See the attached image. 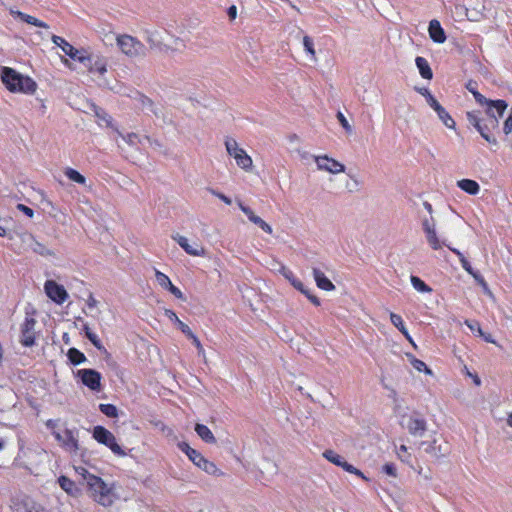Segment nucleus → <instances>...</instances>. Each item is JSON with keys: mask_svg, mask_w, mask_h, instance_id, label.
<instances>
[{"mask_svg": "<svg viewBox=\"0 0 512 512\" xmlns=\"http://www.w3.org/2000/svg\"><path fill=\"white\" fill-rule=\"evenodd\" d=\"M74 469L85 481L88 495L94 502L103 507H110L118 500L115 483L105 482L102 478L90 473L85 467L77 466Z\"/></svg>", "mask_w": 512, "mask_h": 512, "instance_id": "1", "label": "nucleus"}, {"mask_svg": "<svg viewBox=\"0 0 512 512\" xmlns=\"http://www.w3.org/2000/svg\"><path fill=\"white\" fill-rule=\"evenodd\" d=\"M1 80L5 87L13 93L33 94L36 91V82L28 76H24L12 68L1 69Z\"/></svg>", "mask_w": 512, "mask_h": 512, "instance_id": "2", "label": "nucleus"}, {"mask_svg": "<svg viewBox=\"0 0 512 512\" xmlns=\"http://www.w3.org/2000/svg\"><path fill=\"white\" fill-rule=\"evenodd\" d=\"M169 31L165 29H152L145 32V39L152 49L160 52L180 51L185 47L182 39H174L173 43L167 41Z\"/></svg>", "mask_w": 512, "mask_h": 512, "instance_id": "3", "label": "nucleus"}, {"mask_svg": "<svg viewBox=\"0 0 512 512\" xmlns=\"http://www.w3.org/2000/svg\"><path fill=\"white\" fill-rule=\"evenodd\" d=\"M178 447L197 468L208 475L214 477H223L225 475L214 462L204 457L199 451L191 448L188 443L181 442L178 444Z\"/></svg>", "mask_w": 512, "mask_h": 512, "instance_id": "4", "label": "nucleus"}, {"mask_svg": "<svg viewBox=\"0 0 512 512\" xmlns=\"http://www.w3.org/2000/svg\"><path fill=\"white\" fill-rule=\"evenodd\" d=\"M46 426L51 430L59 445L68 453L75 454L79 450L77 433L65 427H58L56 421L48 420Z\"/></svg>", "mask_w": 512, "mask_h": 512, "instance_id": "5", "label": "nucleus"}, {"mask_svg": "<svg viewBox=\"0 0 512 512\" xmlns=\"http://www.w3.org/2000/svg\"><path fill=\"white\" fill-rule=\"evenodd\" d=\"M421 225H422V230L425 234L426 241H427L428 245L431 247V249L440 250L444 246H446L453 253H455L458 256L460 262L462 261V259H466L461 251H459L456 248H451L446 243V241L439 236L437 228H436V221L434 218H426V217L423 218Z\"/></svg>", "mask_w": 512, "mask_h": 512, "instance_id": "6", "label": "nucleus"}, {"mask_svg": "<svg viewBox=\"0 0 512 512\" xmlns=\"http://www.w3.org/2000/svg\"><path fill=\"white\" fill-rule=\"evenodd\" d=\"M227 154L235 160L236 165L245 172H251L253 169V160L251 156L238 144L233 138L225 140Z\"/></svg>", "mask_w": 512, "mask_h": 512, "instance_id": "7", "label": "nucleus"}, {"mask_svg": "<svg viewBox=\"0 0 512 512\" xmlns=\"http://www.w3.org/2000/svg\"><path fill=\"white\" fill-rule=\"evenodd\" d=\"M116 43L120 51L127 57L138 58L146 55L144 44L131 35L121 34L116 36Z\"/></svg>", "mask_w": 512, "mask_h": 512, "instance_id": "8", "label": "nucleus"}, {"mask_svg": "<svg viewBox=\"0 0 512 512\" xmlns=\"http://www.w3.org/2000/svg\"><path fill=\"white\" fill-rule=\"evenodd\" d=\"M37 320L35 318V310L26 311L25 318L20 324L19 342L24 347H32L35 345L37 333L35 330Z\"/></svg>", "mask_w": 512, "mask_h": 512, "instance_id": "9", "label": "nucleus"}, {"mask_svg": "<svg viewBox=\"0 0 512 512\" xmlns=\"http://www.w3.org/2000/svg\"><path fill=\"white\" fill-rule=\"evenodd\" d=\"M83 63L88 72L97 77L101 83H105L104 75L107 73L108 61L104 56L88 54L84 51V60L79 61Z\"/></svg>", "mask_w": 512, "mask_h": 512, "instance_id": "10", "label": "nucleus"}, {"mask_svg": "<svg viewBox=\"0 0 512 512\" xmlns=\"http://www.w3.org/2000/svg\"><path fill=\"white\" fill-rule=\"evenodd\" d=\"M93 438L100 444L108 447L115 455L124 457L125 451L117 443L115 436L112 432L103 426H95L93 429Z\"/></svg>", "mask_w": 512, "mask_h": 512, "instance_id": "11", "label": "nucleus"}, {"mask_svg": "<svg viewBox=\"0 0 512 512\" xmlns=\"http://www.w3.org/2000/svg\"><path fill=\"white\" fill-rule=\"evenodd\" d=\"M312 158L319 171L326 172L332 175H338L344 173L346 170V167L343 163L330 157L327 154L313 155Z\"/></svg>", "mask_w": 512, "mask_h": 512, "instance_id": "12", "label": "nucleus"}, {"mask_svg": "<svg viewBox=\"0 0 512 512\" xmlns=\"http://www.w3.org/2000/svg\"><path fill=\"white\" fill-rule=\"evenodd\" d=\"M401 425L409 431L413 436L421 437L427 429V422L424 417L419 414L413 413L408 416H403Z\"/></svg>", "mask_w": 512, "mask_h": 512, "instance_id": "13", "label": "nucleus"}, {"mask_svg": "<svg viewBox=\"0 0 512 512\" xmlns=\"http://www.w3.org/2000/svg\"><path fill=\"white\" fill-rule=\"evenodd\" d=\"M44 292L46 296L54 303L61 305L68 299L69 295L63 285L54 280H46L44 283Z\"/></svg>", "mask_w": 512, "mask_h": 512, "instance_id": "14", "label": "nucleus"}, {"mask_svg": "<svg viewBox=\"0 0 512 512\" xmlns=\"http://www.w3.org/2000/svg\"><path fill=\"white\" fill-rule=\"evenodd\" d=\"M172 239L188 254L194 257L205 256L206 250L199 242H190L187 237L175 234Z\"/></svg>", "mask_w": 512, "mask_h": 512, "instance_id": "15", "label": "nucleus"}, {"mask_svg": "<svg viewBox=\"0 0 512 512\" xmlns=\"http://www.w3.org/2000/svg\"><path fill=\"white\" fill-rule=\"evenodd\" d=\"M456 8L465 11V15L469 21L479 22L486 17V6L482 0H475L467 7L457 6Z\"/></svg>", "mask_w": 512, "mask_h": 512, "instance_id": "16", "label": "nucleus"}, {"mask_svg": "<svg viewBox=\"0 0 512 512\" xmlns=\"http://www.w3.org/2000/svg\"><path fill=\"white\" fill-rule=\"evenodd\" d=\"M77 376L81 379L82 383L94 391H99L101 388V374L94 369H80L77 371Z\"/></svg>", "mask_w": 512, "mask_h": 512, "instance_id": "17", "label": "nucleus"}, {"mask_svg": "<svg viewBox=\"0 0 512 512\" xmlns=\"http://www.w3.org/2000/svg\"><path fill=\"white\" fill-rule=\"evenodd\" d=\"M52 42L58 46L67 56H69L73 60L83 61L84 60V51L76 49L70 43H68L64 38L53 35L51 38Z\"/></svg>", "mask_w": 512, "mask_h": 512, "instance_id": "18", "label": "nucleus"}, {"mask_svg": "<svg viewBox=\"0 0 512 512\" xmlns=\"http://www.w3.org/2000/svg\"><path fill=\"white\" fill-rule=\"evenodd\" d=\"M22 242L26 245L28 249L42 256H55L53 250L46 247L44 244L38 242L31 234H23Z\"/></svg>", "mask_w": 512, "mask_h": 512, "instance_id": "19", "label": "nucleus"}, {"mask_svg": "<svg viewBox=\"0 0 512 512\" xmlns=\"http://www.w3.org/2000/svg\"><path fill=\"white\" fill-rule=\"evenodd\" d=\"M238 207L247 216L250 222L257 225L267 234L271 235L273 233L271 225L264 221L260 216L256 215V213L250 207L244 205L240 201L238 202Z\"/></svg>", "mask_w": 512, "mask_h": 512, "instance_id": "20", "label": "nucleus"}, {"mask_svg": "<svg viewBox=\"0 0 512 512\" xmlns=\"http://www.w3.org/2000/svg\"><path fill=\"white\" fill-rule=\"evenodd\" d=\"M483 106H486L485 113L490 119L497 117L498 120L503 116L508 104L504 100H489L486 98V102Z\"/></svg>", "mask_w": 512, "mask_h": 512, "instance_id": "21", "label": "nucleus"}, {"mask_svg": "<svg viewBox=\"0 0 512 512\" xmlns=\"http://www.w3.org/2000/svg\"><path fill=\"white\" fill-rule=\"evenodd\" d=\"M467 119L487 142L497 144V140L488 134L489 126L483 125L482 120L475 114V112H468Z\"/></svg>", "mask_w": 512, "mask_h": 512, "instance_id": "22", "label": "nucleus"}, {"mask_svg": "<svg viewBox=\"0 0 512 512\" xmlns=\"http://www.w3.org/2000/svg\"><path fill=\"white\" fill-rule=\"evenodd\" d=\"M155 278H156V282L158 283V285L160 287H162L165 290H168L171 294H173L178 299L184 298L181 290L171 282L170 278L166 274H164L161 271L156 270Z\"/></svg>", "mask_w": 512, "mask_h": 512, "instance_id": "23", "label": "nucleus"}, {"mask_svg": "<svg viewBox=\"0 0 512 512\" xmlns=\"http://www.w3.org/2000/svg\"><path fill=\"white\" fill-rule=\"evenodd\" d=\"M437 114L439 120L449 129H455L456 123L446 109L435 98L428 104Z\"/></svg>", "mask_w": 512, "mask_h": 512, "instance_id": "24", "label": "nucleus"}, {"mask_svg": "<svg viewBox=\"0 0 512 512\" xmlns=\"http://www.w3.org/2000/svg\"><path fill=\"white\" fill-rule=\"evenodd\" d=\"M430 38L435 42L442 44L446 41V35L438 20H431L428 27Z\"/></svg>", "mask_w": 512, "mask_h": 512, "instance_id": "25", "label": "nucleus"}, {"mask_svg": "<svg viewBox=\"0 0 512 512\" xmlns=\"http://www.w3.org/2000/svg\"><path fill=\"white\" fill-rule=\"evenodd\" d=\"M312 274L318 288L324 291H333L335 289V285L325 276L324 272H322L320 269L314 268Z\"/></svg>", "mask_w": 512, "mask_h": 512, "instance_id": "26", "label": "nucleus"}, {"mask_svg": "<svg viewBox=\"0 0 512 512\" xmlns=\"http://www.w3.org/2000/svg\"><path fill=\"white\" fill-rule=\"evenodd\" d=\"M420 449H423L426 454L433 458H439L441 456V448L437 445L436 439L431 441H421L418 444Z\"/></svg>", "mask_w": 512, "mask_h": 512, "instance_id": "27", "label": "nucleus"}, {"mask_svg": "<svg viewBox=\"0 0 512 512\" xmlns=\"http://www.w3.org/2000/svg\"><path fill=\"white\" fill-rule=\"evenodd\" d=\"M457 186L469 195H477L480 191L479 184L472 179H462L457 182Z\"/></svg>", "mask_w": 512, "mask_h": 512, "instance_id": "28", "label": "nucleus"}, {"mask_svg": "<svg viewBox=\"0 0 512 512\" xmlns=\"http://www.w3.org/2000/svg\"><path fill=\"white\" fill-rule=\"evenodd\" d=\"M195 432L206 443L215 444L216 438L212 431L204 424H196Z\"/></svg>", "mask_w": 512, "mask_h": 512, "instance_id": "29", "label": "nucleus"}, {"mask_svg": "<svg viewBox=\"0 0 512 512\" xmlns=\"http://www.w3.org/2000/svg\"><path fill=\"white\" fill-rule=\"evenodd\" d=\"M416 66L419 70V73L422 78L426 80H431L433 77V72L428 61L424 57H417L415 59Z\"/></svg>", "mask_w": 512, "mask_h": 512, "instance_id": "30", "label": "nucleus"}, {"mask_svg": "<svg viewBox=\"0 0 512 512\" xmlns=\"http://www.w3.org/2000/svg\"><path fill=\"white\" fill-rule=\"evenodd\" d=\"M164 315L174 324L177 325V327L186 335H190L192 333L191 329L188 325H186L184 322H182L176 313L171 309H164Z\"/></svg>", "mask_w": 512, "mask_h": 512, "instance_id": "31", "label": "nucleus"}, {"mask_svg": "<svg viewBox=\"0 0 512 512\" xmlns=\"http://www.w3.org/2000/svg\"><path fill=\"white\" fill-rule=\"evenodd\" d=\"M390 320H391V323L405 336V338L409 342L413 343V340H412L408 330L406 329V327L404 325L402 317L400 315L396 314V313L391 312L390 313Z\"/></svg>", "mask_w": 512, "mask_h": 512, "instance_id": "32", "label": "nucleus"}, {"mask_svg": "<svg viewBox=\"0 0 512 512\" xmlns=\"http://www.w3.org/2000/svg\"><path fill=\"white\" fill-rule=\"evenodd\" d=\"M60 487L69 495L76 496L78 494V488L75 483L66 476H60L58 478Z\"/></svg>", "mask_w": 512, "mask_h": 512, "instance_id": "33", "label": "nucleus"}, {"mask_svg": "<svg viewBox=\"0 0 512 512\" xmlns=\"http://www.w3.org/2000/svg\"><path fill=\"white\" fill-rule=\"evenodd\" d=\"M64 174L65 176L75 182V183H78L80 185H86V178L85 176H83L80 172H78L77 170L73 169V168H70V167H67L65 168L64 170Z\"/></svg>", "mask_w": 512, "mask_h": 512, "instance_id": "34", "label": "nucleus"}, {"mask_svg": "<svg viewBox=\"0 0 512 512\" xmlns=\"http://www.w3.org/2000/svg\"><path fill=\"white\" fill-rule=\"evenodd\" d=\"M16 15L22 21H24V22H26L28 24H31V25H34V26H37V27H41V28H48V25L45 22H43V21H41V20L31 16V15L22 13L20 11L16 12Z\"/></svg>", "mask_w": 512, "mask_h": 512, "instance_id": "35", "label": "nucleus"}, {"mask_svg": "<svg viewBox=\"0 0 512 512\" xmlns=\"http://www.w3.org/2000/svg\"><path fill=\"white\" fill-rule=\"evenodd\" d=\"M67 357L71 363L78 365L86 361L85 355L76 348H70L67 352Z\"/></svg>", "mask_w": 512, "mask_h": 512, "instance_id": "36", "label": "nucleus"}, {"mask_svg": "<svg viewBox=\"0 0 512 512\" xmlns=\"http://www.w3.org/2000/svg\"><path fill=\"white\" fill-rule=\"evenodd\" d=\"M303 47H304V50L306 51V53L309 55L310 60L313 62H316L317 57H316V52L314 49V42L311 37H309V36L303 37Z\"/></svg>", "mask_w": 512, "mask_h": 512, "instance_id": "37", "label": "nucleus"}, {"mask_svg": "<svg viewBox=\"0 0 512 512\" xmlns=\"http://www.w3.org/2000/svg\"><path fill=\"white\" fill-rule=\"evenodd\" d=\"M410 281H411L413 288L415 290H417L418 292L430 293L432 291V289L428 285H426L425 282L422 281L417 276H411Z\"/></svg>", "mask_w": 512, "mask_h": 512, "instance_id": "38", "label": "nucleus"}, {"mask_svg": "<svg viewBox=\"0 0 512 512\" xmlns=\"http://www.w3.org/2000/svg\"><path fill=\"white\" fill-rule=\"evenodd\" d=\"M323 457L327 459L329 462L333 463L334 465H337L339 467H342L343 462L345 461L342 456L334 452L333 450H326L323 453Z\"/></svg>", "mask_w": 512, "mask_h": 512, "instance_id": "39", "label": "nucleus"}, {"mask_svg": "<svg viewBox=\"0 0 512 512\" xmlns=\"http://www.w3.org/2000/svg\"><path fill=\"white\" fill-rule=\"evenodd\" d=\"M99 408L107 417L115 418L118 416V409L113 404H100Z\"/></svg>", "mask_w": 512, "mask_h": 512, "instance_id": "40", "label": "nucleus"}, {"mask_svg": "<svg viewBox=\"0 0 512 512\" xmlns=\"http://www.w3.org/2000/svg\"><path fill=\"white\" fill-rule=\"evenodd\" d=\"M398 458L407 464H411V454L408 452V448L405 445H401L396 449Z\"/></svg>", "mask_w": 512, "mask_h": 512, "instance_id": "41", "label": "nucleus"}, {"mask_svg": "<svg viewBox=\"0 0 512 512\" xmlns=\"http://www.w3.org/2000/svg\"><path fill=\"white\" fill-rule=\"evenodd\" d=\"M85 336L89 339V341L94 345L96 349H98L101 352H106L105 347L103 346L101 340L99 339L96 333H94L93 331L87 332V335Z\"/></svg>", "mask_w": 512, "mask_h": 512, "instance_id": "42", "label": "nucleus"}, {"mask_svg": "<svg viewBox=\"0 0 512 512\" xmlns=\"http://www.w3.org/2000/svg\"><path fill=\"white\" fill-rule=\"evenodd\" d=\"M411 365L413 366V368H414L415 370H417V371H419V372H422V371H423V372H425V373H426V374H428V375H431V374H432L431 369H429V368L426 366V364H425L423 361L419 360V359H416V358H414V357H413V358L411 359Z\"/></svg>", "mask_w": 512, "mask_h": 512, "instance_id": "43", "label": "nucleus"}, {"mask_svg": "<svg viewBox=\"0 0 512 512\" xmlns=\"http://www.w3.org/2000/svg\"><path fill=\"white\" fill-rule=\"evenodd\" d=\"M467 89L473 94L476 102L480 105H484V103L486 102V97H484L482 94H480L476 89H475V83H472V82H469L467 84Z\"/></svg>", "mask_w": 512, "mask_h": 512, "instance_id": "44", "label": "nucleus"}, {"mask_svg": "<svg viewBox=\"0 0 512 512\" xmlns=\"http://www.w3.org/2000/svg\"><path fill=\"white\" fill-rule=\"evenodd\" d=\"M95 114L97 118L99 119L100 124H105L106 126H109L111 124V117L102 109L96 108Z\"/></svg>", "mask_w": 512, "mask_h": 512, "instance_id": "45", "label": "nucleus"}, {"mask_svg": "<svg viewBox=\"0 0 512 512\" xmlns=\"http://www.w3.org/2000/svg\"><path fill=\"white\" fill-rule=\"evenodd\" d=\"M188 337L193 341V344L195 345V347L198 350L199 356H201L203 359H206L205 350H204L200 340L198 339V337L193 332L190 335H188Z\"/></svg>", "mask_w": 512, "mask_h": 512, "instance_id": "46", "label": "nucleus"}, {"mask_svg": "<svg viewBox=\"0 0 512 512\" xmlns=\"http://www.w3.org/2000/svg\"><path fill=\"white\" fill-rule=\"evenodd\" d=\"M341 468H343L345 471H347L351 474H355V475L361 477L362 479L367 480L365 475L359 469H357L356 467H354L353 465L349 464L346 461L343 462V465Z\"/></svg>", "mask_w": 512, "mask_h": 512, "instance_id": "47", "label": "nucleus"}, {"mask_svg": "<svg viewBox=\"0 0 512 512\" xmlns=\"http://www.w3.org/2000/svg\"><path fill=\"white\" fill-rule=\"evenodd\" d=\"M349 177L352 181V184H347V188L349 189L350 192L358 191L361 186V182L359 181L358 177L353 174H349Z\"/></svg>", "mask_w": 512, "mask_h": 512, "instance_id": "48", "label": "nucleus"}, {"mask_svg": "<svg viewBox=\"0 0 512 512\" xmlns=\"http://www.w3.org/2000/svg\"><path fill=\"white\" fill-rule=\"evenodd\" d=\"M337 119L339 121V123L341 124V126L347 131V132H352V126L349 124L348 120L346 119V117L344 116V114L342 112H338L337 113Z\"/></svg>", "mask_w": 512, "mask_h": 512, "instance_id": "49", "label": "nucleus"}, {"mask_svg": "<svg viewBox=\"0 0 512 512\" xmlns=\"http://www.w3.org/2000/svg\"><path fill=\"white\" fill-rule=\"evenodd\" d=\"M123 140L130 145H137L140 143V136L134 133L127 134L126 136H122Z\"/></svg>", "mask_w": 512, "mask_h": 512, "instance_id": "50", "label": "nucleus"}, {"mask_svg": "<svg viewBox=\"0 0 512 512\" xmlns=\"http://www.w3.org/2000/svg\"><path fill=\"white\" fill-rule=\"evenodd\" d=\"M503 132L506 134V135H509L512 133V108H511V111H510V114L509 116L506 118V120L504 121V124H503Z\"/></svg>", "mask_w": 512, "mask_h": 512, "instance_id": "51", "label": "nucleus"}, {"mask_svg": "<svg viewBox=\"0 0 512 512\" xmlns=\"http://www.w3.org/2000/svg\"><path fill=\"white\" fill-rule=\"evenodd\" d=\"M383 471L389 476H392V477L397 476L396 468H395L394 464H392V463H386L383 466Z\"/></svg>", "mask_w": 512, "mask_h": 512, "instance_id": "52", "label": "nucleus"}, {"mask_svg": "<svg viewBox=\"0 0 512 512\" xmlns=\"http://www.w3.org/2000/svg\"><path fill=\"white\" fill-rule=\"evenodd\" d=\"M417 91L425 97L427 104L435 99V97L431 94V92L427 88H419Z\"/></svg>", "mask_w": 512, "mask_h": 512, "instance_id": "53", "label": "nucleus"}, {"mask_svg": "<svg viewBox=\"0 0 512 512\" xmlns=\"http://www.w3.org/2000/svg\"><path fill=\"white\" fill-rule=\"evenodd\" d=\"M292 285L295 289L299 290L304 295H308V290L305 288L304 284L299 279H293Z\"/></svg>", "mask_w": 512, "mask_h": 512, "instance_id": "54", "label": "nucleus"}, {"mask_svg": "<svg viewBox=\"0 0 512 512\" xmlns=\"http://www.w3.org/2000/svg\"><path fill=\"white\" fill-rule=\"evenodd\" d=\"M210 193L214 196H216L217 198H219L221 201H223L225 204L227 205H230L231 204V199L228 198L226 195H224L223 193H220L216 190H213L211 189L210 190Z\"/></svg>", "mask_w": 512, "mask_h": 512, "instance_id": "55", "label": "nucleus"}, {"mask_svg": "<svg viewBox=\"0 0 512 512\" xmlns=\"http://www.w3.org/2000/svg\"><path fill=\"white\" fill-rule=\"evenodd\" d=\"M483 125H488L489 126V131L490 130H494V129H497L498 126H499V120L497 117H494V119H490L488 118V120L486 121V123H483Z\"/></svg>", "mask_w": 512, "mask_h": 512, "instance_id": "56", "label": "nucleus"}, {"mask_svg": "<svg viewBox=\"0 0 512 512\" xmlns=\"http://www.w3.org/2000/svg\"><path fill=\"white\" fill-rule=\"evenodd\" d=\"M17 208L30 218H32L34 216V211L31 208H29L28 206H25L23 204H18Z\"/></svg>", "mask_w": 512, "mask_h": 512, "instance_id": "57", "label": "nucleus"}, {"mask_svg": "<svg viewBox=\"0 0 512 512\" xmlns=\"http://www.w3.org/2000/svg\"><path fill=\"white\" fill-rule=\"evenodd\" d=\"M478 336L482 337L488 343H495V340L491 336V334L485 333L481 328H478Z\"/></svg>", "mask_w": 512, "mask_h": 512, "instance_id": "58", "label": "nucleus"}, {"mask_svg": "<svg viewBox=\"0 0 512 512\" xmlns=\"http://www.w3.org/2000/svg\"><path fill=\"white\" fill-rule=\"evenodd\" d=\"M465 324L468 326V328L474 332V333H477L478 334V328H481L480 327V324L477 322V321H469V320H466L465 321Z\"/></svg>", "mask_w": 512, "mask_h": 512, "instance_id": "59", "label": "nucleus"}, {"mask_svg": "<svg viewBox=\"0 0 512 512\" xmlns=\"http://www.w3.org/2000/svg\"><path fill=\"white\" fill-rule=\"evenodd\" d=\"M281 272H282L283 276H284V277H285V278H286V279H287L291 284H292V280H293V279H297V278L293 275V273H292L290 270L286 269L285 267H282V268H281Z\"/></svg>", "mask_w": 512, "mask_h": 512, "instance_id": "60", "label": "nucleus"}, {"mask_svg": "<svg viewBox=\"0 0 512 512\" xmlns=\"http://www.w3.org/2000/svg\"><path fill=\"white\" fill-rule=\"evenodd\" d=\"M97 304H98V301L94 298V296L92 294H90L86 301L87 307L89 309H94V308H96Z\"/></svg>", "mask_w": 512, "mask_h": 512, "instance_id": "61", "label": "nucleus"}, {"mask_svg": "<svg viewBox=\"0 0 512 512\" xmlns=\"http://www.w3.org/2000/svg\"><path fill=\"white\" fill-rule=\"evenodd\" d=\"M471 276L476 280V282L481 286V288H483V286L487 285L486 281L484 280V278L478 274L477 272H473L471 274Z\"/></svg>", "mask_w": 512, "mask_h": 512, "instance_id": "62", "label": "nucleus"}, {"mask_svg": "<svg viewBox=\"0 0 512 512\" xmlns=\"http://www.w3.org/2000/svg\"><path fill=\"white\" fill-rule=\"evenodd\" d=\"M471 276L476 280V282L481 286V288H483V286L487 285L486 281L484 280V278L478 274L477 272H473L471 274Z\"/></svg>", "mask_w": 512, "mask_h": 512, "instance_id": "63", "label": "nucleus"}, {"mask_svg": "<svg viewBox=\"0 0 512 512\" xmlns=\"http://www.w3.org/2000/svg\"><path fill=\"white\" fill-rule=\"evenodd\" d=\"M227 14L230 20H235L237 18V7L235 5L230 6L227 10Z\"/></svg>", "mask_w": 512, "mask_h": 512, "instance_id": "64", "label": "nucleus"}]
</instances>
